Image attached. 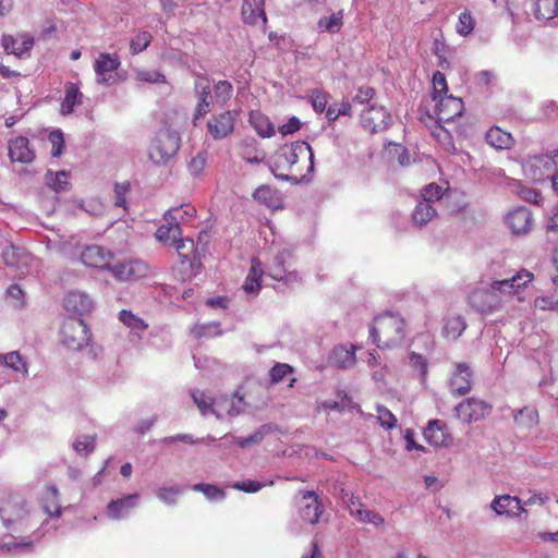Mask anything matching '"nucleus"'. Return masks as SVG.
Listing matches in <instances>:
<instances>
[{
	"mask_svg": "<svg viewBox=\"0 0 558 558\" xmlns=\"http://www.w3.org/2000/svg\"><path fill=\"white\" fill-rule=\"evenodd\" d=\"M534 279V275L521 269L509 278L493 280L488 288H476L469 295L470 306L482 315L501 311L504 302L519 294Z\"/></svg>",
	"mask_w": 558,
	"mask_h": 558,
	"instance_id": "nucleus-1",
	"label": "nucleus"
},
{
	"mask_svg": "<svg viewBox=\"0 0 558 558\" xmlns=\"http://www.w3.org/2000/svg\"><path fill=\"white\" fill-rule=\"evenodd\" d=\"M314 156L308 143L296 141L284 144L275 155L276 175L283 179H302L314 168Z\"/></svg>",
	"mask_w": 558,
	"mask_h": 558,
	"instance_id": "nucleus-2",
	"label": "nucleus"
},
{
	"mask_svg": "<svg viewBox=\"0 0 558 558\" xmlns=\"http://www.w3.org/2000/svg\"><path fill=\"white\" fill-rule=\"evenodd\" d=\"M369 337L380 350H390L402 344L405 337V322L396 313H384L374 318Z\"/></svg>",
	"mask_w": 558,
	"mask_h": 558,
	"instance_id": "nucleus-3",
	"label": "nucleus"
},
{
	"mask_svg": "<svg viewBox=\"0 0 558 558\" xmlns=\"http://www.w3.org/2000/svg\"><path fill=\"white\" fill-rule=\"evenodd\" d=\"M180 135L172 130H160L154 138L148 157L157 166L168 165L180 149Z\"/></svg>",
	"mask_w": 558,
	"mask_h": 558,
	"instance_id": "nucleus-4",
	"label": "nucleus"
},
{
	"mask_svg": "<svg viewBox=\"0 0 558 558\" xmlns=\"http://www.w3.org/2000/svg\"><path fill=\"white\" fill-rule=\"evenodd\" d=\"M90 336V330L82 318H68L60 330L61 342L73 351L86 347L89 343Z\"/></svg>",
	"mask_w": 558,
	"mask_h": 558,
	"instance_id": "nucleus-5",
	"label": "nucleus"
},
{
	"mask_svg": "<svg viewBox=\"0 0 558 558\" xmlns=\"http://www.w3.org/2000/svg\"><path fill=\"white\" fill-rule=\"evenodd\" d=\"M493 407L484 400L471 397L456 407L457 416L465 423L484 420L492 412Z\"/></svg>",
	"mask_w": 558,
	"mask_h": 558,
	"instance_id": "nucleus-6",
	"label": "nucleus"
},
{
	"mask_svg": "<svg viewBox=\"0 0 558 558\" xmlns=\"http://www.w3.org/2000/svg\"><path fill=\"white\" fill-rule=\"evenodd\" d=\"M301 499L299 505V514L301 519L310 524H316L324 513L322 499L314 490H300Z\"/></svg>",
	"mask_w": 558,
	"mask_h": 558,
	"instance_id": "nucleus-7",
	"label": "nucleus"
},
{
	"mask_svg": "<svg viewBox=\"0 0 558 558\" xmlns=\"http://www.w3.org/2000/svg\"><path fill=\"white\" fill-rule=\"evenodd\" d=\"M434 113L437 123H448L457 117H461L464 110V104L461 98L452 95H445L435 99Z\"/></svg>",
	"mask_w": 558,
	"mask_h": 558,
	"instance_id": "nucleus-8",
	"label": "nucleus"
},
{
	"mask_svg": "<svg viewBox=\"0 0 558 558\" xmlns=\"http://www.w3.org/2000/svg\"><path fill=\"white\" fill-rule=\"evenodd\" d=\"M235 120L234 111L228 110L214 114L207 121V131L215 141L223 140L233 133Z\"/></svg>",
	"mask_w": 558,
	"mask_h": 558,
	"instance_id": "nucleus-9",
	"label": "nucleus"
},
{
	"mask_svg": "<svg viewBox=\"0 0 558 558\" xmlns=\"http://www.w3.org/2000/svg\"><path fill=\"white\" fill-rule=\"evenodd\" d=\"M390 121V113L381 106L372 105L361 114L362 126L371 133L385 131Z\"/></svg>",
	"mask_w": 558,
	"mask_h": 558,
	"instance_id": "nucleus-10",
	"label": "nucleus"
},
{
	"mask_svg": "<svg viewBox=\"0 0 558 558\" xmlns=\"http://www.w3.org/2000/svg\"><path fill=\"white\" fill-rule=\"evenodd\" d=\"M110 272L118 280L136 281L148 275L149 266L143 260L135 259L112 266Z\"/></svg>",
	"mask_w": 558,
	"mask_h": 558,
	"instance_id": "nucleus-11",
	"label": "nucleus"
},
{
	"mask_svg": "<svg viewBox=\"0 0 558 558\" xmlns=\"http://www.w3.org/2000/svg\"><path fill=\"white\" fill-rule=\"evenodd\" d=\"M80 258L87 267L108 269L110 271L113 254L102 246L89 245L81 252Z\"/></svg>",
	"mask_w": 558,
	"mask_h": 558,
	"instance_id": "nucleus-12",
	"label": "nucleus"
},
{
	"mask_svg": "<svg viewBox=\"0 0 558 558\" xmlns=\"http://www.w3.org/2000/svg\"><path fill=\"white\" fill-rule=\"evenodd\" d=\"M505 223L513 234H526L532 230L533 216L529 208L517 207L508 213Z\"/></svg>",
	"mask_w": 558,
	"mask_h": 558,
	"instance_id": "nucleus-13",
	"label": "nucleus"
},
{
	"mask_svg": "<svg viewBox=\"0 0 558 558\" xmlns=\"http://www.w3.org/2000/svg\"><path fill=\"white\" fill-rule=\"evenodd\" d=\"M424 439L433 447H448L452 441L448 425L440 420H432L423 432Z\"/></svg>",
	"mask_w": 558,
	"mask_h": 558,
	"instance_id": "nucleus-14",
	"label": "nucleus"
},
{
	"mask_svg": "<svg viewBox=\"0 0 558 558\" xmlns=\"http://www.w3.org/2000/svg\"><path fill=\"white\" fill-rule=\"evenodd\" d=\"M26 513V504L20 496H8L0 502V517L7 526L24 518Z\"/></svg>",
	"mask_w": 558,
	"mask_h": 558,
	"instance_id": "nucleus-15",
	"label": "nucleus"
},
{
	"mask_svg": "<svg viewBox=\"0 0 558 558\" xmlns=\"http://www.w3.org/2000/svg\"><path fill=\"white\" fill-rule=\"evenodd\" d=\"M244 398L238 393L216 398L214 414L217 418L233 417L245 409Z\"/></svg>",
	"mask_w": 558,
	"mask_h": 558,
	"instance_id": "nucleus-16",
	"label": "nucleus"
},
{
	"mask_svg": "<svg viewBox=\"0 0 558 558\" xmlns=\"http://www.w3.org/2000/svg\"><path fill=\"white\" fill-rule=\"evenodd\" d=\"M472 389V371L466 363H458L450 378L452 396H464Z\"/></svg>",
	"mask_w": 558,
	"mask_h": 558,
	"instance_id": "nucleus-17",
	"label": "nucleus"
},
{
	"mask_svg": "<svg viewBox=\"0 0 558 558\" xmlns=\"http://www.w3.org/2000/svg\"><path fill=\"white\" fill-rule=\"evenodd\" d=\"M8 149L12 162L32 163L35 160V150L25 136L11 138L8 143Z\"/></svg>",
	"mask_w": 558,
	"mask_h": 558,
	"instance_id": "nucleus-18",
	"label": "nucleus"
},
{
	"mask_svg": "<svg viewBox=\"0 0 558 558\" xmlns=\"http://www.w3.org/2000/svg\"><path fill=\"white\" fill-rule=\"evenodd\" d=\"M241 17L244 24L254 26L258 19H262L264 29L267 26L268 19L265 12L264 0H243L241 7Z\"/></svg>",
	"mask_w": 558,
	"mask_h": 558,
	"instance_id": "nucleus-19",
	"label": "nucleus"
},
{
	"mask_svg": "<svg viewBox=\"0 0 558 558\" xmlns=\"http://www.w3.org/2000/svg\"><path fill=\"white\" fill-rule=\"evenodd\" d=\"M64 308L68 312L83 316L92 312L94 303L89 295L81 291H70L63 299Z\"/></svg>",
	"mask_w": 558,
	"mask_h": 558,
	"instance_id": "nucleus-20",
	"label": "nucleus"
},
{
	"mask_svg": "<svg viewBox=\"0 0 558 558\" xmlns=\"http://www.w3.org/2000/svg\"><path fill=\"white\" fill-rule=\"evenodd\" d=\"M554 160L547 156H533L524 163V172L533 180L541 181L554 168Z\"/></svg>",
	"mask_w": 558,
	"mask_h": 558,
	"instance_id": "nucleus-21",
	"label": "nucleus"
},
{
	"mask_svg": "<svg viewBox=\"0 0 558 558\" xmlns=\"http://www.w3.org/2000/svg\"><path fill=\"white\" fill-rule=\"evenodd\" d=\"M199 81L195 83V90L198 96V102L193 116L194 121L205 117L211 109L213 96L205 76H198Z\"/></svg>",
	"mask_w": 558,
	"mask_h": 558,
	"instance_id": "nucleus-22",
	"label": "nucleus"
},
{
	"mask_svg": "<svg viewBox=\"0 0 558 558\" xmlns=\"http://www.w3.org/2000/svg\"><path fill=\"white\" fill-rule=\"evenodd\" d=\"M1 44L8 53L22 57L33 48L34 39L26 34H19L17 36L4 34Z\"/></svg>",
	"mask_w": 558,
	"mask_h": 558,
	"instance_id": "nucleus-23",
	"label": "nucleus"
},
{
	"mask_svg": "<svg viewBox=\"0 0 558 558\" xmlns=\"http://www.w3.org/2000/svg\"><path fill=\"white\" fill-rule=\"evenodd\" d=\"M492 508L498 515L518 517L525 512L521 500L510 495L497 496L492 501Z\"/></svg>",
	"mask_w": 558,
	"mask_h": 558,
	"instance_id": "nucleus-24",
	"label": "nucleus"
},
{
	"mask_svg": "<svg viewBox=\"0 0 558 558\" xmlns=\"http://www.w3.org/2000/svg\"><path fill=\"white\" fill-rule=\"evenodd\" d=\"M120 66V59L117 54L100 53L94 64L95 73L99 82L108 83L111 72Z\"/></svg>",
	"mask_w": 558,
	"mask_h": 558,
	"instance_id": "nucleus-25",
	"label": "nucleus"
},
{
	"mask_svg": "<svg viewBox=\"0 0 558 558\" xmlns=\"http://www.w3.org/2000/svg\"><path fill=\"white\" fill-rule=\"evenodd\" d=\"M177 250L179 257L181 258V264L187 265L189 268L193 269L195 262H197V250L195 247V243L192 239L186 238L182 239V235L174 241L173 245Z\"/></svg>",
	"mask_w": 558,
	"mask_h": 558,
	"instance_id": "nucleus-26",
	"label": "nucleus"
},
{
	"mask_svg": "<svg viewBox=\"0 0 558 558\" xmlns=\"http://www.w3.org/2000/svg\"><path fill=\"white\" fill-rule=\"evenodd\" d=\"M137 494L126 495L117 500H112L107 506L108 515L111 519L119 520L126 515L136 507Z\"/></svg>",
	"mask_w": 558,
	"mask_h": 558,
	"instance_id": "nucleus-27",
	"label": "nucleus"
},
{
	"mask_svg": "<svg viewBox=\"0 0 558 558\" xmlns=\"http://www.w3.org/2000/svg\"><path fill=\"white\" fill-rule=\"evenodd\" d=\"M83 94L75 83H66L64 98L61 102V113L66 116L74 111V108L82 104Z\"/></svg>",
	"mask_w": 558,
	"mask_h": 558,
	"instance_id": "nucleus-28",
	"label": "nucleus"
},
{
	"mask_svg": "<svg viewBox=\"0 0 558 558\" xmlns=\"http://www.w3.org/2000/svg\"><path fill=\"white\" fill-rule=\"evenodd\" d=\"M486 142L496 149H509L514 140L511 133L504 131L499 126H492L486 133Z\"/></svg>",
	"mask_w": 558,
	"mask_h": 558,
	"instance_id": "nucleus-29",
	"label": "nucleus"
},
{
	"mask_svg": "<svg viewBox=\"0 0 558 558\" xmlns=\"http://www.w3.org/2000/svg\"><path fill=\"white\" fill-rule=\"evenodd\" d=\"M264 274L262 263L258 258H252L251 268L243 283V290L247 293H257L260 288V278Z\"/></svg>",
	"mask_w": 558,
	"mask_h": 558,
	"instance_id": "nucleus-30",
	"label": "nucleus"
},
{
	"mask_svg": "<svg viewBox=\"0 0 558 558\" xmlns=\"http://www.w3.org/2000/svg\"><path fill=\"white\" fill-rule=\"evenodd\" d=\"M532 12L537 20H553L558 16V0H534Z\"/></svg>",
	"mask_w": 558,
	"mask_h": 558,
	"instance_id": "nucleus-31",
	"label": "nucleus"
},
{
	"mask_svg": "<svg viewBox=\"0 0 558 558\" xmlns=\"http://www.w3.org/2000/svg\"><path fill=\"white\" fill-rule=\"evenodd\" d=\"M253 197L259 204L267 206L268 208H279L281 206V199L278 196V191L270 187L269 185H262L255 190Z\"/></svg>",
	"mask_w": 558,
	"mask_h": 558,
	"instance_id": "nucleus-32",
	"label": "nucleus"
},
{
	"mask_svg": "<svg viewBox=\"0 0 558 558\" xmlns=\"http://www.w3.org/2000/svg\"><path fill=\"white\" fill-rule=\"evenodd\" d=\"M155 235L159 242L172 246L174 241L182 235V230L180 223L171 219L167 225L160 226Z\"/></svg>",
	"mask_w": 558,
	"mask_h": 558,
	"instance_id": "nucleus-33",
	"label": "nucleus"
},
{
	"mask_svg": "<svg viewBox=\"0 0 558 558\" xmlns=\"http://www.w3.org/2000/svg\"><path fill=\"white\" fill-rule=\"evenodd\" d=\"M250 123L262 137H271L275 135V126L269 118L259 111H252Z\"/></svg>",
	"mask_w": 558,
	"mask_h": 558,
	"instance_id": "nucleus-34",
	"label": "nucleus"
},
{
	"mask_svg": "<svg viewBox=\"0 0 558 558\" xmlns=\"http://www.w3.org/2000/svg\"><path fill=\"white\" fill-rule=\"evenodd\" d=\"M466 322L461 315L449 316L445 319L442 335L445 338L456 340L466 329Z\"/></svg>",
	"mask_w": 558,
	"mask_h": 558,
	"instance_id": "nucleus-35",
	"label": "nucleus"
},
{
	"mask_svg": "<svg viewBox=\"0 0 558 558\" xmlns=\"http://www.w3.org/2000/svg\"><path fill=\"white\" fill-rule=\"evenodd\" d=\"M119 320L136 335H140L148 328V324L142 317L135 315L129 310H122L119 312Z\"/></svg>",
	"mask_w": 558,
	"mask_h": 558,
	"instance_id": "nucleus-36",
	"label": "nucleus"
},
{
	"mask_svg": "<svg viewBox=\"0 0 558 558\" xmlns=\"http://www.w3.org/2000/svg\"><path fill=\"white\" fill-rule=\"evenodd\" d=\"M191 333L196 339L215 338L222 335V329L220 323L210 322L206 324H195L191 329Z\"/></svg>",
	"mask_w": 558,
	"mask_h": 558,
	"instance_id": "nucleus-37",
	"label": "nucleus"
},
{
	"mask_svg": "<svg viewBox=\"0 0 558 558\" xmlns=\"http://www.w3.org/2000/svg\"><path fill=\"white\" fill-rule=\"evenodd\" d=\"M58 496L59 493L56 486H48L46 488L45 497L43 499V508L51 517H59L61 514Z\"/></svg>",
	"mask_w": 558,
	"mask_h": 558,
	"instance_id": "nucleus-38",
	"label": "nucleus"
},
{
	"mask_svg": "<svg viewBox=\"0 0 558 558\" xmlns=\"http://www.w3.org/2000/svg\"><path fill=\"white\" fill-rule=\"evenodd\" d=\"M317 25L322 32H328L331 34H336V33L340 32V29L343 25L342 11L332 13L330 16L320 17Z\"/></svg>",
	"mask_w": 558,
	"mask_h": 558,
	"instance_id": "nucleus-39",
	"label": "nucleus"
},
{
	"mask_svg": "<svg viewBox=\"0 0 558 558\" xmlns=\"http://www.w3.org/2000/svg\"><path fill=\"white\" fill-rule=\"evenodd\" d=\"M333 361L337 366L341 368L349 367L355 362L354 347L347 348L345 345H339L333 349Z\"/></svg>",
	"mask_w": 558,
	"mask_h": 558,
	"instance_id": "nucleus-40",
	"label": "nucleus"
},
{
	"mask_svg": "<svg viewBox=\"0 0 558 558\" xmlns=\"http://www.w3.org/2000/svg\"><path fill=\"white\" fill-rule=\"evenodd\" d=\"M436 215V209L428 202H420L413 211V221L417 226H424Z\"/></svg>",
	"mask_w": 558,
	"mask_h": 558,
	"instance_id": "nucleus-41",
	"label": "nucleus"
},
{
	"mask_svg": "<svg viewBox=\"0 0 558 558\" xmlns=\"http://www.w3.org/2000/svg\"><path fill=\"white\" fill-rule=\"evenodd\" d=\"M194 403L197 405L202 415H207L209 413L214 414L215 401L213 397L208 396L205 391H193L191 393Z\"/></svg>",
	"mask_w": 558,
	"mask_h": 558,
	"instance_id": "nucleus-42",
	"label": "nucleus"
},
{
	"mask_svg": "<svg viewBox=\"0 0 558 558\" xmlns=\"http://www.w3.org/2000/svg\"><path fill=\"white\" fill-rule=\"evenodd\" d=\"M330 98L331 95L322 88H314L310 93L311 105L317 113L325 112Z\"/></svg>",
	"mask_w": 558,
	"mask_h": 558,
	"instance_id": "nucleus-43",
	"label": "nucleus"
},
{
	"mask_svg": "<svg viewBox=\"0 0 558 558\" xmlns=\"http://www.w3.org/2000/svg\"><path fill=\"white\" fill-rule=\"evenodd\" d=\"M47 185L56 192L64 191L69 184L68 173L65 171H47L46 173Z\"/></svg>",
	"mask_w": 558,
	"mask_h": 558,
	"instance_id": "nucleus-44",
	"label": "nucleus"
},
{
	"mask_svg": "<svg viewBox=\"0 0 558 558\" xmlns=\"http://www.w3.org/2000/svg\"><path fill=\"white\" fill-rule=\"evenodd\" d=\"M151 34L147 31L138 32L130 43V51L133 56L144 51L151 41Z\"/></svg>",
	"mask_w": 558,
	"mask_h": 558,
	"instance_id": "nucleus-45",
	"label": "nucleus"
},
{
	"mask_svg": "<svg viewBox=\"0 0 558 558\" xmlns=\"http://www.w3.org/2000/svg\"><path fill=\"white\" fill-rule=\"evenodd\" d=\"M216 101L226 105L232 97L233 86L229 81L222 80L214 85Z\"/></svg>",
	"mask_w": 558,
	"mask_h": 558,
	"instance_id": "nucleus-46",
	"label": "nucleus"
},
{
	"mask_svg": "<svg viewBox=\"0 0 558 558\" xmlns=\"http://www.w3.org/2000/svg\"><path fill=\"white\" fill-rule=\"evenodd\" d=\"M475 27V19L469 10L460 13L459 20L456 26L457 33L463 37L469 36Z\"/></svg>",
	"mask_w": 558,
	"mask_h": 558,
	"instance_id": "nucleus-47",
	"label": "nucleus"
},
{
	"mask_svg": "<svg viewBox=\"0 0 558 558\" xmlns=\"http://www.w3.org/2000/svg\"><path fill=\"white\" fill-rule=\"evenodd\" d=\"M96 436L83 435L75 439L73 442L74 450L82 456H87L95 450Z\"/></svg>",
	"mask_w": 558,
	"mask_h": 558,
	"instance_id": "nucleus-48",
	"label": "nucleus"
},
{
	"mask_svg": "<svg viewBox=\"0 0 558 558\" xmlns=\"http://www.w3.org/2000/svg\"><path fill=\"white\" fill-rule=\"evenodd\" d=\"M25 257V253L22 248L13 245L8 246L2 252V259L9 267H19L21 260Z\"/></svg>",
	"mask_w": 558,
	"mask_h": 558,
	"instance_id": "nucleus-49",
	"label": "nucleus"
},
{
	"mask_svg": "<svg viewBox=\"0 0 558 558\" xmlns=\"http://www.w3.org/2000/svg\"><path fill=\"white\" fill-rule=\"evenodd\" d=\"M241 156L248 163H260L265 157L264 153L256 148L255 141L243 145Z\"/></svg>",
	"mask_w": 558,
	"mask_h": 558,
	"instance_id": "nucleus-50",
	"label": "nucleus"
},
{
	"mask_svg": "<svg viewBox=\"0 0 558 558\" xmlns=\"http://www.w3.org/2000/svg\"><path fill=\"white\" fill-rule=\"evenodd\" d=\"M294 369L287 363H277L269 371L270 384L280 383L286 376L293 374Z\"/></svg>",
	"mask_w": 558,
	"mask_h": 558,
	"instance_id": "nucleus-51",
	"label": "nucleus"
},
{
	"mask_svg": "<svg viewBox=\"0 0 558 558\" xmlns=\"http://www.w3.org/2000/svg\"><path fill=\"white\" fill-rule=\"evenodd\" d=\"M448 93L447 80L444 73L437 71L433 75V100L444 97Z\"/></svg>",
	"mask_w": 558,
	"mask_h": 558,
	"instance_id": "nucleus-52",
	"label": "nucleus"
},
{
	"mask_svg": "<svg viewBox=\"0 0 558 558\" xmlns=\"http://www.w3.org/2000/svg\"><path fill=\"white\" fill-rule=\"evenodd\" d=\"M376 412L378 421L383 427L392 429L397 426L398 420L389 409L384 405H378Z\"/></svg>",
	"mask_w": 558,
	"mask_h": 558,
	"instance_id": "nucleus-53",
	"label": "nucleus"
},
{
	"mask_svg": "<svg viewBox=\"0 0 558 558\" xmlns=\"http://www.w3.org/2000/svg\"><path fill=\"white\" fill-rule=\"evenodd\" d=\"M131 190L130 182L116 183L114 185V205L126 209V195Z\"/></svg>",
	"mask_w": 558,
	"mask_h": 558,
	"instance_id": "nucleus-54",
	"label": "nucleus"
},
{
	"mask_svg": "<svg viewBox=\"0 0 558 558\" xmlns=\"http://www.w3.org/2000/svg\"><path fill=\"white\" fill-rule=\"evenodd\" d=\"M5 366L23 375L27 374L26 363L23 361L19 352H10L7 354Z\"/></svg>",
	"mask_w": 558,
	"mask_h": 558,
	"instance_id": "nucleus-55",
	"label": "nucleus"
},
{
	"mask_svg": "<svg viewBox=\"0 0 558 558\" xmlns=\"http://www.w3.org/2000/svg\"><path fill=\"white\" fill-rule=\"evenodd\" d=\"M136 78L145 83H166V76L157 70H142L136 72Z\"/></svg>",
	"mask_w": 558,
	"mask_h": 558,
	"instance_id": "nucleus-56",
	"label": "nucleus"
},
{
	"mask_svg": "<svg viewBox=\"0 0 558 558\" xmlns=\"http://www.w3.org/2000/svg\"><path fill=\"white\" fill-rule=\"evenodd\" d=\"M49 142L51 143L52 149L51 155L53 157H59L63 153L64 148V137L63 133L60 130H54L49 134Z\"/></svg>",
	"mask_w": 558,
	"mask_h": 558,
	"instance_id": "nucleus-57",
	"label": "nucleus"
},
{
	"mask_svg": "<svg viewBox=\"0 0 558 558\" xmlns=\"http://www.w3.org/2000/svg\"><path fill=\"white\" fill-rule=\"evenodd\" d=\"M205 167H206V154L198 153L189 162V172L193 177H198V175L203 174Z\"/></svg>",
	"mask_w": 558,
	"mask_h": 558,
	"instance_id": "nucleus-58",
	"label": "nucleus"
},
{
	"mask_svg": "<svg viewBox=\"0 0 558 558\" xmlns=\"http://www.w3.org/2000/svg\"><path fill=\"white\" fill-rule=\"evenodd\" d=\"M194 490L202 492L209 499L225 498L226 494L222 489L211 484L199 483L194 485Z\"/></svg>",
	"mask_w": 558,
	"mask_h": 558,
	"instance_id": "nucleus-59",
	"label": "nucleus"
},
{
	"mask_svg": "<svg viewBox=\"0 0 558 558\" xmlns=\"http://www.w3.org/2000/svg\"><path fill=\"white\" fill-rule=\"evenodd\" d=\"M444 195V189L437 184H428L422 191L423 202L432 204L434 201H438Z\"/></svg>",
	"mask_w": 558,
	"mask_h": 558,
	"instance_id": "nucleus-60",
	"label": "nucleus"
},
{
	"mask_svg": "<svg viewBox=\"0 0 558 558\" xmlns=\"http://www.w3.org/2000/svg\"><path fill=\"white\" fill-rule=\"evenodd\" d=\"M170 219L178 221L177 218L180 216V218L183 220L184 216H186L189 219L194 218L196 216V209L192 206H182L172 208L168 211V215Z\"/></svg>",
	"mask_w": 558,
	"mask_h": 558,
	"instance_id": "nucleus-61",
	"label": "nucleus"
},
{
	"mask_svg": "<svg viewBox=\"0 0 558 558\" xmlns=\"http://www.w3.org/2000/svg\"><path fill=\"white\" fill-rule=\"evenodd\" d=\"M513 193L530 203L538 204L542 201L541 193L531 187L523 186L521 190H513Z\"/></svg>",
	"mask_w": 558,
	"mask_h": 558,
	"instance_id": "nucleus-62",
	"label": "nucleus"
},
{
	"mask_svg": "<svg viewBox=\"0 0 558 558\" xmlns=\"http://www.w3.org/2000/svg\"><path fill=\"white\" fill-rule=\"evenodd\" d=\"M179 493V489L175 487H163L158 490L157 496L163 502L171 505L175 502V497Z\"/></svg>",
	"mask_w": 558,
	"mask_h": 558,
	"instance_id": "nucleus-63",
	"label": "nucleus"
},
{
	"mask_svg": "<svg viewBox=\"0 0 558 558\" xmlns=\"http://www.w3.org/2000/svg\"><path fill=\"white\" fill-rule=\"evenodd\" d=\"M375 96V89L369 86H362L357 89L354 96V101L357 104H365L372 100Z\"/></svg>",
	"mask_w": 558,
	"mask_h": 558,
	"instance_id": "nucleus-64",
	"label": "nucleus"
}]
</instances>
